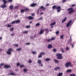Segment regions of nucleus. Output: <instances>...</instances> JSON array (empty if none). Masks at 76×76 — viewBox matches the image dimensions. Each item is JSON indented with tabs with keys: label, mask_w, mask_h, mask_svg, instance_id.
Masks as SVG:
<instances>
[{
	"label": "nucleus",
	"mask_w": 76,
	"mask_h": 76,
	"mask_svg": "<svg viewBox=\"0 0 76 76\" xmlns=\"http://www.w3.org/2000/svg\"><path fill=\"white\" fill-rule=\"evenodd\" d=\"M65 66L67 68L69 67H69H73V65L70 62H68L66 63Z\"/></svg>",
	"instance_id": "nucleus-1"
},
{
	"label": "nucleus",
	"mask_w": 76,
	"mask_h": 76,
	"mask_svg": "<svg viewBox=\"0 0 76 76\" xmlns=\"http://www.w3.org/2000/svg\"><path fill=\"white\" fill-rule=\"evenodd\" d=\"M56 56L57 57V58H58V59H59L60 60L63 58V57L61 56H62V54H56Z\"/></svg>",
	"instance_id": "nucleus-2"
},
{
	"label": "nucleus",
	"mask_w": 76,
	"mask_h": 76,
	"mask_svg": "<svg viewBox=\"0 0 76 76\" xmlns=\"http://www.w3.org/2000/svg\"><path fill=\"white\" fill-rule=\"evenodd\" d=\"M3 1L4 2V4L3 5H2L1 7H2V8L6 7L7 6L6 5V4L7 2V1H6V0H3Z\"/></svg>",
	"instance_id": "nucleus-3"
},
{
	"label": "nucleus",
	"mask_w": 76,
	"mask_h": 76,
	"mask_svg": "<svg viewBox=\"0 0 76 76\" xmlns=\"http://www.w3.org/2000/svg\"><path fill=\"white\" fill-rule=\"evenodd\" d=\"M12 51H13V49L12 48L9 49L6 52L7 54L8 55H10L11 54V52Z\"/></svg>",
	"instance_id": "nucleus-4"
},
{
	"label": "nucleus",
	"mask_w": 76,
	"mask_h": 76,
	"mask_svg": "<svg viewBox=\"0 0 76 76\" xmlns=\"http://www.w3.org/2000/svg\"><path fill=\"white\" fill-rule=\"evenodd\" d=\"M68 10L69 11V12H68L69 14H71V13H72L74 12V11L73 10L72 8L69 9Z\"/></svg>",
	"instance_id": "nucleus-5"
},
{
	"label": "nucleus",
	"mask_w": 76,
	"mask_h": 76,
	"mask_svg": "<svg viewBox=\"0 0 76 76\" xmlns=\"http://www.w3.org/2000/svg\"><path fill=\"white\" fill-rule=\"evenodd\" d=\"M72 25V20H70L69 21L66 25V27H69Z\"/></svg>",
	"instance_id": "nucleus-6"
},
{
	"label": "nucleus",
	"mask_w": 76,
	"mask_h": 76,
	"mask_svg": "<svg viewBox=\"0 0 76 76\" xmlns=\"http://www.w3.org/2000/svg\"><path fill=\"white\" fill-rule=\"evenodd\" d=\"M61 9V7L60 6L58 7H56V9L57 10V12H60V11H61V10H60Z\"/></svg>",
	"instance_id": "nucleus-7"
},
{
	"label": "nucleus",
	"mask_w": 76,
	"mask_h": 76,
	"mask_svg": "<svg viewBox=\"0 0 76 76\" xmlns=\"http://www.w3.org/2000/svg\"><path fill=\"white\" fill-rule=\"evenodd\" d=\"M72 70H71V69H67L66 72V73H70V72H72Z\"/></svg>",
	"instance_id": "nucleus-8"
},
{
	"label": "nucleus",
	"mask_w": 76,
	"mask_h": 76,
	"mask_svg": "<svg viewBox=\"0 0 76 76\" xmlns=\"http://www.w3.org/2000/svg\"><path fill=\"white\" fill-rule=\"evenodd\" d=\"M40 9H42L44 11V10H45V8L44 7L42 6L40 7Z\"/></svg>",
	"instance_id": "nucleus-9"
},
{
	"label": "nucleus",
	"mask_w": 76,
	"mask_h": 76,
	"mask_svg": "<svg viewBox=\"0 0 76 76\" xmlns=\"http://www.w3.org/2000/svg\"><path fill=\"white\" fill-rule=\"evenodd\" d=\"M43 33H44V31L42 30H41L40 32L39 33V34L41 35V34H42Z\"/></svg>",
	"instance_id": "nucleus-10"
},
{
	"label": "nucleus",
	"mask_w": 76,
	"mask_h": 76,
	"mask_svg": "<svg viewBox=\"0 0 76 76\" xmlns=\"http://www.w3.org/2000/svg\"><path fill=\"white\" fill-rule=\"evenodd\" d=\"M71 42H72V37H70V40H69L68 42L69 43H70L71 45H72V43H71Z\"/></svg>",
	"instance_id": "nucleus-11"
},
{
	"label": "nucleus",
	"mask_w": 76,
	"mask_h": 76,
	"mask_svg": "<svg viewBox=\"0 0 76 76\" xmlns=\"http://www.w3.org/2000/svg\"><path fill=\"white\" fill-rule=\"evenodd\" d=\"M4 67L5 68H9V67H10V65H5L4 66Z\"/></svg>",
	"instance_id": "nucleus-12"
},
{
	"label": "nucleus",
	"mask_w": 76,
	"mask_h": 76,
	"mask_svg": "<svg viewBox=\"0 0 76 76\" xmlns=\"http://www.w3.org/2000/svg\"><path fill=\"white\" fill-rule=\"evenodd\" d=\"M28 19L29 20H32L34 19V18L31 17V16H29L28 17Z\"/></svg>",
	"instance_id": "nucleus-13"
},
{
	"label": "nucleus",
	"mask_w": 76,
	"mask_h": 76,
	"mask_svg": "<svg viewBox=\"0 0 76 76\" xmlns=\"http://www.w3.org/2000/svg\"><path fill=\"white\" fill-rule=\"evenodd\" d=\"M60 69V67H56L55 68V70H59Z\"/></svg>",
	"instance_id": "nucleus-14"
},
{
	"label": "nucleus",
	"mask_w": 76,
	"mask_h": 76,
	"mask_svg": "<svg viewBox=\"0 0 76 76\" xmlns=\"http://www.w3.org/2000/svg\"><path fill=\"white\" fill-rule=\"evenodd\" d=\"M52 48V45H49L48 46V48Z\"/></svg>",
	"instance_id": "nucleus-15"
},
{
	"label": "nucleus",
	"mask_w": 76,
	"mask_h": 76,
	"mask_svg": "<svg viewBox=\"0 0 76 76\" xmlns=\"http://www.w3.org/2000/svg\"><path fill=\"white\" fill-rule=\"evenodd\" d=\"M36 4H33L31 5V7H34L36 6Z\"/></svg>",
	"instance_id": "nucleus-16"
},
{
	"label": "nucleus",
	"mask_w": 76,
	"mask_h": 76,
	"mask_svg": "<svg viewBox=\"0 0 76 76\" xmlns=\"http://www.w3.org/2000/svg\"><path fill=\"white\" fill-rule=\"evenodd\" d=\"M66 19L67 18L66 17L64 19L62 20V23H64V22L66 20Z\"/></svg>",
	"instance_id": "nucleus-17"
},
{
	"label": "nucleus",
	"mask_w": 76,
	"mask_h": 76,
	"mask_svg": "<svg viewBox=\"0 0 76 76\" xmlns=\"http://www.w3.org/2000/svg\"><path fill=\"white\" fill-rule=\"evenodd\" d=\"M58 76H62L63 75V73H60L58 75Z\"/></svg>",
	"instance_id": "nucleus-18"
},
{
	"label": "nucleus",
	"mask_w": 76,
	"mask_h": 76,
	"mask_svg": "<svg viewBox=\"0 0 76 76\" xmlns=\"http://www.w3.org/2000/svg\"><path fill=\"white\" fill-rule=\"evenodd\" d=\"M8 75H12L13 76V75H15V73H11L10 74H9Z\"/></svg>",
	"instance_id": "nucleus-19"
},
{
	"label": "nucleus",
	"mask_w": 76,
	"mask_h": 76,
	"mask_svg": "<svg viewBox=\"0 0 76 76\" xmlns=\"http://www.w3.org/2000/svg\"><path fill=\"white\" fill-rule=\"evenodd\" d=\"M45 60L46 61H50V60H51V59L49 58H46L45 59Z\"/></svg>",
	"instance_id": "nucleus-20"
},
{
	"label": "nucleus",
	"mask_w": 76,
	"mask_h": 76,
	"mask_svg": "<svg viewBox=\"0 0 76 76\" xmlns=\"http://www.w3.org/2000/svg\"><path fill=\"white\" fill-rule=\"evenodd\" d=\"M13 7L12 5H11L10 6V10H12V9H13Z\"/></svg>",
	"instance_id": "nucleus-21"
},
{
	"label": "nucleus",
	"mask_w": 76,
	"mask_h": 76,
	"mask_svg": "<svg viewBox=\"0 0 76 76\" xmlns=\"http://www.w3.org/2000/svg\"><path fill=\"white\" fill-rule=\"evenodd\" d=\"M55 24H56V22H54V23L50 24V26H53V25H54Z\"/></svg>",
	"instance_id": "nucleus-22"
},
{
	"label": "nucleus",
	"mask_w": 76,
	"mask_h": 76,
	"mask_svg": "<svg viewBox=\"0 0 76 76\" xmlns=\"http://www.w3.org/2000/svg\"><path fill=\"white\" fill-rule=\"evenodd\" d=\"M38 63H39V64H41V60H39L38 61Z\"/></svg>",
	"instance_id": "nucleus-23"
},
{
	"label": "nucleus",
	"mask_w": 76,
	"mask_h": 76,
	"mask_svg": "<svg viewBox=\"0 0 76 76\" xmlns=\"http://www.w3.org/2000/svg\"><path fill=\"white\" fill-rule=\"evenodd\" d=\"M54 61L56 63H58L59 61H58V60H55Z\"/></svg>",
	"instance_id": "nucleus-24"
},
{
	"label": "nucleus",
	"mask_w": 76,
	"mask_h": 76,
	"mask_svg": "<svg viewBox=\"0 0 76 76\" xmlns=\"http://www.w3.org/2000/svg\"><path fill=\"white\" fill-rule=\"evenodd\" d=\"M53 9H57V6H54L53 7Z\"/></svg>",
	"instance_id": "nucleus-25"
},
{
	"label": "nucleus",
	"mask_w": 76,
	"mask_h": 76,
	"mask_svg": "<svg viewBox=\"0 0 76 76\" xmlns=\"http://www.w3.org/2000/svg\"><path fill=\"white\" fill-rule=\"evenodd\" d=\"M15 23H19L20 22V20H17V21H15Z\"/></svg>",
	"instance_id": "nucleus-26"
},
{
	"label": "nucleus",
	"mask_w": 76,
	"mask_h": 76,
	"mask_svg": "<svg viewBox=\"0 0 76 76\" xmlns=\"http://www.w3.org/2000/svg\"><path fill=\"white\" fill-rule=\"evenodd\" d=\"M25 12V10H21V13H23V12Z\"/></svg>",
	"instance_id": "nucleus-27"
},
{
	"label": "nucleus",
	"mask_w": 76,
	"mask_h": 76,
	"mask_svg": "<svg viewBox=\"0 0 76 76\" xmlns=\"http://www.w3.org/2000/svg\"><path fill=\"white\" fill-rule=\"evenodd\" d=\"M40 25V24H39V23H37L36 24V26H38L39 25Z\"/></svg>",
	"instance_id": "nucleus-28"
},
{
	"label": "nucleus",
	"mask_w": 76,
	"mask_h": 76,
	"mask_svg": "<svg viewBox=\"0 0 76 76\" xmlns=\"http://www.w3.org/2000/svg\"><path fill=\"white\" fill-rule=\"evenodd\" d=\"M4 66V64L2 63L0 65V68H1V66Z\"/></svg>",
	"instance_id": "nucleus-29"
},
{
	"label": "nucleus",
	"mask_w": 76,
	"mask_h": 76,
	"mask_svg": "<svg viewBox=\"0 0 76 76\" xmlns=\"http://www.w3.org/2000/svg\"><path fill=\"white\" fill-rule=\"evenodd\" d=\"M45 30L46 32H47V33L48 32V29L47 28L45 29Z\"/></svg>",
	"instance_id": "nucleus-30"
},
{
	"label": "nucleus",
	"mask_w": 76,
	"mask_h": 76,
	"mask_svg": "<svg viewBox=\"0 0 76 76\" xmlns=\"http://www.w3.org/2000/svg\"><path fill=\"white\" fill-rule=\"evenodd\" d=\"M7 1V2H12V0H8V1Z\"/></svg>",
	"instance_id": "nucleus-31"
},
{
	"label": "nucleus",
	"mask_w": 76,
	"mask_h": 76,
	"mask_svg": "<svg viewBox=\"0 0 76 76\" xmlns=\"http://www.w3.org/2000/svg\"><path fill=\"white\" fill-rule=\"evenodd\" d=\"M25 12H26V11H28V9L27 8H26L25 9H24Z\"/></svg>",
	"instance_id": "nucleus-32"
},
{
	"label": "nucleus",
	"mask_w": 76,
	"mask_h": 76,
	"mask_svg": "<svg viewBox=\"0 0 76 76\" xmlns=\"http://www.w3.org/2000/svg\"><path fill=\"white\" fill-rule=\"evenodd\" d=\"M16 23V22L15 21H14L12 22V23H11V24H14Z\"/></svg>",
	"instance_id": "nucleus-33"
},
{
	"label": "nucleus",
	"mask_w": 76,
	"mask_h": 76,
	"mask_svg": "<svg viewBox=\"0 0 76 76\" xmlns=\"http://www.w3.org/2000/svg\"><path fill=\"white\" fill-rule=\"evenodd\" d=\"M23 71L24 72H26V71H27V69H23Z\"/></svg>",
	"instance_id": "nucleus-34"
},
{
	"label": "nucleus",
	"mask_w": 76,
	"mask_h": 76,
	"mask_svg": "<svg viewBox=\"0 0 76 76\" xmlns=\"http://www.w3.org/2000/svg\"><path fill=\"white\" fill-rule=\"evenodd\" d=\"M69 76H75V75L74 74H70L69 75Z\"/></svg>",
	"instance_id": "nucleus-35"
},
{
	"label": "nucleus",
	"mask_w": 76,
	"mask_h": 76,
	"mask_svg": "<svg viewBox=\"0 0 76 76\" xmlns=\"http://www.w3.org/2000/svg\"><path fill=\"white\" fill-rule=\"evenodd\" d=\"M41 57H42V56L40 54V55H39L38 56V58H41Z\"/></svg>",
	"instance_id": "nucleus-36"
},
{
	"label": "nucleus",
	"mask_w": 76,
	"mask_h": 76,
	"mask_svg": "<svg viewBox=\"0 0 76 76\" xmlns=\"http://www.w3.org/2000/svg\"><path fill=\"white\" fill-rule=\"evenodd\" d=\"M60 38L61 39H63V35H62L61 36Z\"/></svg>",
	"instance_id": "nucleus-37"
},
{
	"label": "nucleus",
	"mask_w": 76,
	"mask_h": 76,
	"mask_svg": "<svg viewBox=\"0 0 76 76\" xmlns=\"http://www.w3.org/2000/svg\"><path fill=\"white\" fill-rule=\"evenodd\" d=\"M36 52H34V51H32V53L33 54H36Z\"/></svg>",
	"instance_id": "nucleus-38"
},
{
	"label": "nucleus",
	"mask_w": 76,
	"mask_h": 76,
	"mask_svg": "<svg viewBox=\"0 0 76 76\" xmlns=\"http://www.w3.org/2000/svg\"><path fill=\"white\" fill-rule=\"evenodd\" d=\"M51 40H54V39H55V37H52L51 38V39H50Z\"/></svg>",
	"instance_id": "nucleus-39"
},
{
	"label": "nucleus",
	"mask_w": 76,
	"mask_h": 76,
	"mask_svg": "<svg viewBox=\"0 0 76 76\" xmlns=\"http://www.w3.org/2000/svg\"><path fill=\"white\" fill-rule=\"evenodd\" d=\"M17 51H20V50H21V48H19L17 49Z\"/></svg>",
	"instance_id": "nucleus-40"
},
{
	"label": "nucleus",
	"mask_w": 76,
	"mask_h": 76,
	"mask_svg": "<svg viewBox=\"0 0 76 76\" xmlns=\"http://www.w3.org/2000/svg\"><path fill=\"white\" fill-rule=\"evenodd\" d=\"M53 51H54V52H56V51H57V50H56V49H54L53 50Z\"/></svg>",
	"instance_id": "nucleus-41"
},
{
	"label": "nucleus",
	"mask_w": 76,
	"mask_h": 76,
	"mask_svg": "<svg viewBox=\"0 0 76 76\" xmlns=\"http://www.w3.org/2000/svg\"><path fill=\"white\" fill-rule=\"evenodd\" d=\"M26 28H30V26H28L26 27Z\"/></svg>",
	"instance_id": "nucleus-42"
},
{
	"label": "nucleus",
	"mask_w": 76,
	"mask_h": 76,
	"mask_svg": "<svg viewBox=\"0 0 76 76\" xmlns=\"http://www.w3.org/2000/svg\"><path fill=\"white\" fill-rule=\"evenodd\" d=\"M40 55H43L44 54H45V53H40Z\"/></svg>",
	"instance_id": "nucleus-43"
},
{
	"label": "nucleus",
	"mask_w": 76,
	"mask_h": 76,
	"mask_svg": "<svg viewBox=\"0 0 76 76\" xmlns=\"http://www.w3.org/2000/svg\"><path fill=\"white\" fill-rule=\"evenodd\" d=\"M56 34L57 35H58V34H59V31H56Z\"/></svg>",
	"instance_id": "nucleus-44"
},
{
	"label": "nucleus",
	"mask_w": 76,
	"mask_h": 76,
	"mask_svg": "<svg viewBox=\"0 0 76 76\" xmlns=\"http://www.w3.org/2000/svg\"><path fill=\"white\" fill-rule=\"evenodd\" d=\"M20 64L18 63L17 64V66H20Z\"/></svg>",
	"instance_id": "nucleus-45"
},
{
	"label": "nucleus",
	"mask_w": 76,
	"mask_h": 76,
	"mask_svg": "<svg viewBox=\"0 0 76 76\" xmlns=\"http://www.w3.org/2000/svg\"><path fill=\"white\" fill-rule=\"evenodd\" d=\"M50 41H51V39H48L47 41L48 42H50Z\"/></svg>",
	"instance_id": "nucleus-46"
},
{
	"label": "nucleus",
	"mask_w": 76,
	"mask_h": 76,
	"mask_svg": "<svg viewBox=\"0 0 76 76\" xmlns=\"http://www.w3.org/2000/svg\"><path fill=\"white\" fill-rule=\"evenodd\" d=\"M11 26V25H8L7 26V27H10Z\"/></svg>",
	"instance_id": "nucleus-47"
},
{
	"label": "nucleus",
	"mask_w": 76,
	"mask_h": 76,
	"mask_svg": "<svg viewBox=\"0 0 76 76\" xmlns=\"http://www.w3.org/2000/svg\"><path fill=\"white\" fill-rule=\"evenodd\" d=\"M28 63H32V61L30 60L28 61Z\"/></svg>",
	"instance_id": "nucleus-48"
},
{
	"label": "nucleus",
	"mask_w": 76,
	"mask_h": 76,
	"mask_svg": "<svg viewBox=\"0 0 76 76\" xmlns=\"http://www.w3.org/2000/svg\"><path fill=\"white\" fill-rule=\"evenodd\" d=\"M10 30L11 31H13V28H11L10 29Z\"/></svg>",
	"instance_id": "nucleus-49"
},
{
	"label": "nucleus",
	"mask_w": 76,
	"mask_h": 76,
	"mask_svg": "<svg viewBox=\"0 0 76 76\" xmlns=\"http://www.w3.org/2000/svg\"><path fill=\"white\" fill-rule=\"evenodd\" d=\"M15 9H18V6H17L15 7Z\"/></svg>",
	"instance_id": "nucleus-50"
},
{
	"label": "nucleus",
	"mask_w": 76,
	"mask_h": 76,
	"mask_svg": "<svg viewBox=\"0 0 76 76\" xmlns=\"http://www.w3.org/2000/svg\"><path fill=\"white\" fill-rule=\"evenodd\" d=\"M41 65H39V66H41V67H42L43 66V64H40Z\"/></svg>",
	"instance_id": "nucleus-51"
},
{
	"label": "nucleus",
	"mask_w": 76,
	"mask_h": 76,
	"mask_svg": "<svg viewBox=\"0 0 76 76\" xmlns=\"http://www.w3.org/2000/svg\"><path fill=\"white\" fill-rule=\"evenodd\" d=\"M24 33V34H27V33H28V31H25Z\"/></svg>",
	"instance_id": "nucleus-52"
},
{
	"label": "nucleus",
	"mask_w": 76,
	"mask_h": 76,
	"mask_svg": "<svg viewBox=\"0 0 76 76\" xmlns=\"http://www.w3.org/2000/svg\"><path fill=\"white\" fill-rule=\"evenodd\" d=\"M66 50H69V48H68V47L66 48Z\"/></svg>",
	"instance_id": "nucleus-53"
},
{
	"label": "nucleus",
	"mask_w": 76,
	"mask_h": 76,
	"mask_svg": "<svg viewBox=\"0 0 76 76\" xmlns=\"http://www.w3.org/2000/svg\"><path fill=\"white\" fill-rule=\"evenodd\" d=\"M15 47H18V45L17 44L15 45Z\"/></svg>",
	"instance_id": "nucleus-54"
},
{
	"label": "nucleus",
	"mask_w": 76,
	"mask_h": 76,
	"mask_svg": "<svg viewBox=\"0 0 76 76\" xmlns=\"http://www.w3.org/2000/svg\"><path fill=\"white\" fill-rule=\"evenodd\" d=\"M26 45H30V43H28L26 44Z\"/></svg>",
	"instance_id": "nucleus-55"
},
{
	"label": "nucleus",
	"mask_w": 76,
	"mask_h": 76,
	"mask_svg": "<svg viewBox=\"0 0 76 76\" xmlns=\"http://www.w3.org/2000/svg\"><path fill=\"white\" fill-rule=\"evenodd\" d=\"M23 67V65H21L20 66V68H21V67Z\"/></svg>",
	"instance_id": "nucleus-56"
},
{
	"label": "nucleus",
	"mask_w": 76,
	"mask_h": 76,
	"mask_svg": "<svg viewBox=\"0 0 76 76\" xmlns=\"http://www.w3.org/2000/svg\"><path fill=\"white\" fill-rule=\"evenodd\" d=\"M75 6V4H73L71 6L72 7H74Z\"/></svg>",
	"instance_id": "nucleus-57"
},
{
	"label": "nucleus",
	"mask_w": 76,
	"mask_h": 76,
	"mask_svg": "<svg viewBox=\"0 0 76 76\" xmlns=\"http://www.w3.org/2000/svg\"><path fill=\"white\" fill-rule=\"evenodd\" d=\"M61 51L62 52V53H64V50H61Z\"/></svg>",
	"instance_id": "nucleus-58"
},
{
	"label": "nucleus",
	"mask_w": 76,
	"mask_h": 76,
	"mask_svg": "<svg viewBox=\"0 0 76 76\" xmlns=\"http://www.w3.org/2000/svg\"><path fill=\"white\" fill-rule=\"evenodd\" d=\"M34 15L35 14H34V13H33L31 14L32 16H34Z\"/></svg>",
	"instance_id": "nucleus-59"
},
{
	"label": "nucleus",
	"mask_w": 76,
	"mask_h": 76,
	"mask_svg": "<svg viewBox=\"0 0 76 76\" xmlns=\"http://www.w3.org/2000/svg\"><path fill=\"white\" fill-rule=\"evenodd\" d=\"M39 9L38 10V11H37V14H38V12H39Z\"/></svg>",
	"instance_id": "nucleus-60"
},
{
	"label": "nucleus",
	"mask_w": 76,
	"mask_h": 76,
	"mask_svg": "<svg viewBox=\"0 0 76 76\" xmlns=\"http://www.w3.org/2000/svg\"><path fill=\"white\" fill-rule=\"evenodd\" d=\"M66 1V0H63V2H65V1Z\"/></svg>",
	"instance_id": "nucleus-61"
},
{
	"label": "nucleus",
	"mask_w": 76,
	"mask_h": 76,
	"mask_svg": "<svg viewBox=\"0 0 76 76\" xmlns=\"http://www.w3.org/2000/svg\"><path fill=\"white\" fill-rule=\"evenodd\" d=\"M13 35H14V34H11V36H13Z\"/></svg>",
	"instance_id": "nucleus-62"
},
{
	"label": "nucleus",
	"mask_w": 76,
	"mask_h": 76,
	"mask_svg": "<svg viewBox=\"0 0 76 76\" xmlns=\"http://www.w3.org/2000/svg\"><path fill=\"white\" fill-rule=\"evenodd\" d=\"M49 5V4H47L46 5V6H48Z\"/></svg>",
	"instance_id": "nucleus-63"
},
{
	"label": "nucleus",
	"mask_w": 76,
	"mask_h": 76,
	"mask_svg": "<svg viewBox=\"0 0 76 76\" xmlns=\"http://www.w3.org/2000/svg\"><path fill=\"white\" fill-rule=\"evenodd\" d=\"M40 15H43V12H41L40 13Z\"/></svg>",
	"instance_id": "nucleus-64"
}]
</instances>
